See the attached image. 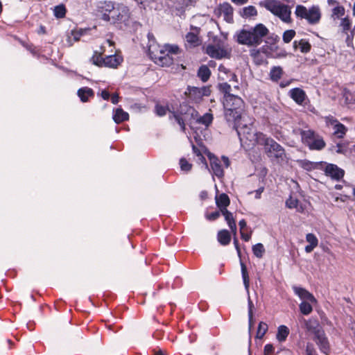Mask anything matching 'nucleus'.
Here are the masks:
<instances>
[{
    "label": "nucleus",
    "mask_w": 355,
    "mask_h": 355,
    "mask_svg": "<svg viewBox=\"0 0 355 355\" xmlns=\"http://www.w3.org/2000/svg\"><path fill=\"white\" fill-rule=\"evenodd\" d=\"M223 105L225 117L230 125H236L243 121L245 103L243 99L236 95L224 96Z\"/></svg>",
    "instance_id": "1"
},
{
    "label": "nucleus",
    "mask_w": 355,
    "mask_h": 355,
    "mask_svg": "<svg viewBox=\"0 0 355 355\" xmlns=\"http://www.w3.org/2000/svg\"><path fill=\"white\" fill-rule=\"evenodd\" d=\"M268 28L263 24H258L249 30L243 29L237 35V42L248 46H258L268 34Z\"/></svg>",
    "instance_id": "2"
},
{
    "label": "nucleus",
    "mask_w": 355,
    "mask_h": 355,
    "mask_svg": "<svg viewBox=\"0 0 355 355\" xmlns=\"http://www.w3.org/2000/svg\"><path fill=\"white\" fill-rule=\"evenodd\" d=\"M232 125L237 131L241 145L245 148H250L257 144H261V137L266 136L254 130L252 121L246 124L240 121L236 125Z\"/></svg>",
    "instance_id": "3"
},
{
    "label": "nucleus",
    "mask_w": 355,
    "mask_h": 355,
    "mask_svg": "<svg viewBox=\"0 0 355 355\" xmlns=\"http://www.w3.org/2000/svg\"><path fill=\"white\" fill-rule=\"evenodd\" d=\"M149 46L148 52L151 59L155 64L162 67L170 66L173 62V56L167 53L165 46H159L154 40L151 35H148Z\"/></svg>",
    "instance_id": "4"
},
{
    "label": "nucleus",
    "mask_w": 355,
    "mask_h": 355,
    "mask_svg": "<svg viewBox=\"0 0 355 355\" xmlns=\"http://www.w3.org/2000/svg\"><path fill=\"white\" fill-rule=\"evenodd\" d=\"M260 5L274 15L278 17L284 22L289 23L291 21V11L289 6L282 3L280 1L264 0L260 3Z\"/></svg>",
    "instance_id": "5"
},
{
    "label": "nucleus",
    "mask_w": 355,
    "mask_h": 355,
    "mask_svg": "<svg viewBox=\"0 0 355 355\" xmlns=\"http://www.w3.org/2000/svg\"><path fill=\"white\" fill-rule=\"evenodd\" d=\"M295 15L301 19H306L311 25L318 24L322 17L321 10L317 5H313L309 8L303 5H297Z\"/></svg>",
    "instance_id": "6"
},
{
    "label": "nucleus",
    "mask_w": 355,
    "mask_h": 355,
    "mask_svg": "<svg viewBox=\"0 0 355 355\" xmlns=\"http://www.w3.org/2000/svg\"><path fill=\"white\" fill-rule=\"evenodd\" d=\"M104 53V49H101V51H94L92 57L90 59L92 63L99 67H110L117 68L123 62L122 56L114 54L107 55L103 58L102 55Z\"/></svg>",
    "instance_id": "7"
},
{
    "label": "nucleus",
    "mask_w": 355,
    "mask_h": 355,
    "mask_svg": "<svg viewBox=\"0 0 355 355\" xmlns=\"http://www.w3.org/2000/svg\"><path fill=\"white\" fill-rule=\"evenodd\" d=\"M300 135L302 143L311 150H320L325 147L322 137L311 129L300 130Z\"/></svg>",
    "instance_id": "8"
},
{
    "label": "nucleus",
    "mask_w": 355,
    "mask_h": 355,
    "mask_svg": "<svg viewBox=\"0 0 355 355\" xmlns=\"http://www.w3.org/2000/svg\"><path fill=\"white\" fill-rule=\"evenodd\" d=\"M260 145L264 146V150L269 157L283 159L285 155L284 148L270 137H261Z\"/></svg>",
    "instance_id": "9"
},
{
    "label": "nucleus",
    "mask_w": 355,
    "mask_h": 355,
    "mask_svg": "<svg viewBox=\"0 0 355 355\" xmlns=\"http://www.w3.org/2000/svg\"><path fill=\"white\" fill-rule=\"evenodd\" d=\"M211 90L209 87H189L185 92V94L188 95V97L195 103H199L201 101L204 96H208L210 95Z\"/></svg>",
    "instance_id": "10"
},
{
    "label": "nucleus",
    "mask_w": 355,
    "mask_h": 355,
    "mask_svg": "<svg viewBox=\"0 0 355 355\" xmlns=\"http://www.w3.org/2000/svg\"><path fill=\"white\" fill-rule=\"evenodd\" d=\"M217 207L221 211L222 215L224 216L227 222H234L233 215L231 212L227 210V207L230 205V198L225 193H221L216 196L215 198Z\"/></svg>",
    "instance_id": "11"
},
{
    "label": "nucleus",
    "mask_w": 355,
    "mask_h": 355,
    "mask_svg": "<svg viewBox=\"0 0 355 355\" xmlns=\"http://www.w3.org/2000/svg\"><path fill=\"white\" fill-rule=\"evenodd\" d=\"M205 52L211 58L215 59H222L229 57L228 51L220 43H218L216 44H208L206 47Z\"/></svg>",
    "instance_id": "12"
},
{
    "label": "nucleus",
    "mask_w": 355,
    "mask_h": 355,
    "mask_svg": "<svg viewBox=\"0 0 355 355\" xmlns=\"http://www.w3.org/2000/svg\"><path fill=\"white\" fill-rule=\"evenodd\" d=\"M214 15L218 17H223V19L228 22H233V8L228 3L220 4L214 9Z\"/></svg>",
    "instance_id": "13"
},
{
    "label": "nucleus",
    "mask_w": 355,
    "mask_h": 355,
    "mask_svg": "<svg viewBox=\"0 0 355 355\" xmlns=\"http://www.w3.org/2000/svg\"><path fill=\"white\" fill-rule=\"evenodd\" d=\"M314 340L321 352L328 355L330 351V345L324 331H323L322 332H320V334L315 336L314 337Z\"/></svg>",
    "instance_id": "14"
},
{
    "label": "nucleus",
    "mask_w": 355,
    "mask_h": 355,
    "mask_svg": "<svg viewBox=\"0 0 355 355\" xmlns=\"http://www.w3.org/2000/svg\"><path fill=\"white\" fill-rule=\"evenodd\" d=\"M324 173L327 176L336 180L344 176V171L333 164H329L325 166Z\"/></svg>",
    "instance_id": "15"
},
{
    "label": "nucleus",
    "mask_w": 355,
    "mask_h": 355,
    "mask_svg": "<svg viewBox=\"0 0 355 355\" xmlns=\"http://www.w3.org/2000/svg\"><path fill=\"white\" fill-rule=\"evenodd\" d=\"M98 11L102 13V18L105 21L110 20V15L112 11L114 9V4L110 1H101L98 6Z\"/></svg>",
    "instance_id": "16"
},
{
    "label": "nucleus",
    "mask_w": 355,
    "mask_h": 355,
    "mask_svg": "<svg viewBox=\"0 0 355 355\" xmlns=\"http://www.w3.org/2000/svg\"><path fill=\"white\" fill-rule=\"evenodd\" d=\"M293 289L294 293L298 295V297L303 301H309L311 303L316 302V299L315 297L305 288L298 286H293Z\"/></svg>",
    "instance_id": "17"
},
{
    "label": "nucleus",
    "mask_w": 355,
    "mask_h": 355,
    "mask_svg": "<svg viewBox=\"0 0 355 355\" xmlns=\"http://www.w3.org/2000/svg\"><path fill=\"white\" fill-rule=\"evenodd\" d=\"M304 326L308 331L314 334V337L324 331L320 327L319 322L314 319L305 320Z\"/></svg>",
    "instance_id": "18"
},
{
    "label": "nucleus",
    "mask_w": 355,
    "mask_h": 355,
    "mask_svg": "<svg viewBox=\"0 0 355 355\" xmlns=\"http://www.w3.org/2000/svg\"><path fill=\"white\" fill-rule=\"evenodd\" d=\"M191 30L192 31L186 35V42L192 46H198L200 44V40L198 37L200 28L198 27H191Z\"/></svg>",
    "instance_id": "19"
},
{
    "label": "nucleus",
    "mask_w": 355,
    "mask_h": 355,
    "mask_svg": "<svg viewBox=\"0 0 355 355\" xmlns=\"http://www.w3.org/2000/svg\"><path fill=\"white\" fill-rule=\"evenodd\" d=\"M210 165L215 175L218 178L223 176L224 172L218 158H210Z\"/></svg>",
    "instance_id": "20"
},
{
    "label": "nucleus",
    "mask_w": 355,
    "mask_h": 355,
    "mask_svg": "<svg viewBox=\"0 0 355 355\" xmlns=\"http://www.w3.org/2000/svg\"><path fill=\"white\" fill-rule=\"evenodd\" d=\"M306 240L309 243L305 247V252L307 253L311 252L318 244L317 237L311 233H309L306 236Z\"/></svg>",
    "instance_id": "21"
},
{
    "label": "nucleus",
    "mask_w": 355,
    "mask_h": 355,
    "mask_svg": "<svg viewBox=\"0 0 355 355\" xmlns=\"http://www.w3.org/2000/svg\"><path fill=\"white\" fill-rule=\"evenodd\" d=\"M291 98L298 104H302L305 100L306 94L300 88H295L291 90Z\"/></svg>",
    "instance_id": "22"
},
{
    "label": "nucleus",
    "mask_w": 355,
    "mask_h": 355,
    "mask_svg": "<svg viewBox=\"0 0 355 355\" xmlns=\"http://www.w3.org/2000/svg\"><path fill=\"white\" fill-rule=\"evenodd\" d=\"M286 205L289 209H295L298 212H303L304 211V207L302 203H300L297 198L292 196H290V198L286 200Z\"/></svg>",
    "instance_id": "23"
},
{
    "label": "nucleus",
    "mask_w": 355,
    "mask_h": 355,
    "mask_svg": "<svg viewBox=\"0 0 355 355\" xmlns=\"http://www.w3.org/2000/svg\"><path fill=\"white\" fill-rule=\"evenodd\" d=\"M217 240L222 245H227L231 241V235L229 231L222 230L218 232Z\"/></svg>",
    "instance_id": "24"
},
{
    "label": "nucleus",
    "mask_w": 355,
    "mask_h": 355,
    "mask_svg": "<svg viewBox=\"0 0 355 355\" xmlns=\"http://www.w3.org/2000/svg\"><path fill=\"white\" fill-rule=\"evenodd\" d=\"M211 76V71L206 65H202L198 71V76L202 82H207Z\"/></svg>",
    "instance_id": "25"
},
{
    "label": "nucleus",
    "mask_w": 355,
    "mask_h": 355,
    "mask_svg": "<svg viewBox=\"0 0 355 355\" xmlns=\"http://www.w3.org/2000/svg\"><path fill=\"white\" fill-rule=\"evenodd\" d=\"M257 10L253 6H248L244 7L241 12V15L243 18H250L255 17L257 15Z\"/></svg>",
    "instance_id": "26"
},
{
    "label": "nucleus",
    "mask_w": 355,
    "mask_h": 355,
    "mask_svg": "<svg viewBox=\"0 0 355 355\" xmlns=\"http://www.w3.org/2000/svg\"><path fill=\"white\" fill-rule=\"evenodd\" d=\"M218 71H219L218 76L220 79L225 80L226 78H227L228 74H230L231 80L236 81V76L234 73H231L230 71L227 68H226L224 65L220 64L219 66Z\"/></svg>",
    "instance_id": "27"
},
{
    "label": "nucleus",
    "mask_w": 355,
    "mask_h": 355,
    "mask_svg": "<svg viewBox=\"0 0 355 355\" xmlns=\"http://www.w3.org/2000/svg\"><path fill=\"white\" fill-rule=\"evenodd\" d=\"M78 95L83 102H87L89 96H94V92L89 87H83L78 89Z\"/></svg>",
    "instance_id": "28"
},
{
    "label": "nucleus",
    "mask_w": 355,
    "mask_h": 355,
    "mask_svg": "<svg viewBox=\"0 0 355 355\" xmlns=\"http://www.w3.org/2000/svg\"><path fill=\"white\" fill-rule=\"evenodd\" d=\"M289 332V329L286 326L280 325L278 327L276 338L279 342H284L288 337Z\"/></svg>",
    "instance_id": "29"
},
{
    "label": "nucleus",
    "mask_w": 355,
    "mask_h": 355,
    "mask_svg": "<svg viewBox=\"0 0 355 355\" xmlns=\"http://www.w3.org/2000/svg\"><path fill=\"white\" fill-rule=\"evenodd\" d=\"M128 114L124 112L122 109L118 108L116 110L115 114L113 116V119L116 123H120L128 119Z\"/></svg>",
    "instance_id": "30"
},
{
    "label": "nucleus",
    "mask_w": 355,
    "mask_h": 355,
    "mask_svg": "<svg viewBox=\"0 0 355 355\" xmlns=\"http://www.w3.org/2000/svg\"><path fill=\"white\" fill-rule=\"evenodd\" d=\"M293 47L295 49L300 48L302 53H307L311 49L310 44L304 40H301L299 42L294 41Z\"/></svg>",
    "instance_id": "31"
},
{
    "label": "nucleus",
    "mask_w": 355,
    "mask_h": 355,
    "mask_svg": "<svg viewBox=\"0 0 355 355\" xmlns=\"http://www.w3.org/2000/svg\"><path fill=\"white\" fill-rule=\"evenodd\" d=\"M240 232L244 241H248L250 239L252 230L248 228L247 223H240Z\"/></svg>",
    "instance_id": "32"
},
{
    "label": "nucleus",
    "mask_w": 355,
    "mask_h": 355,
    "mask_svg": "<svg viewBox=\"0 0 355 355\" xmlns=\"http://www.w3.org/2000/svg\"><path fill=\"white\" fill-rule=\"evenodd\" d=\"M334 134L336 135L338 138H343L347 132V128L340 122L336 123V125L334 127Z\"/></svg>",
    "instance_id": "33"
},
{
    "label": "nucleus",
    "mask_w": 355,
    "mask_h": 355,
    "mask_svg": "<svg viewBox=\"0 0 355 355\" xmlns=\"http://www.w3.org/2000/svg\"><path fill=\"white\" fill-rule=\"evenodd\" d=\"M241 273H242V277H243L245 288L247 293L249 294V287H250L249 275H248L245 265L244 263H241Z\"/></svg>",
    "instance_id": "34"
},
{
    "label": "nucleus",
    "mask_w": 355,
    "mask_h": 355,
    "mask_svg": "<svg viewBox=\"0 0 355 355\" xmlns=\"http://www.w3.org/2000/svg\"><path fill=\"white\" fill-rule=\"evenodd\" d=\"M345 13V8L343 6L338 5L333 8L331 17L334 20H336V19H339L343 17Z\"/></svg>",
    "instance_id": "35"
},
{
    "label": "nucleus",
    "mask_w": 355,
    "mask_h": 355,
    "mask_svg": "<svg viewBox=\"0 0 355 355\" xmlns=\"http://www.w3.org/2000/svg\"><path fill=\"white\" fill-rule=\"evenodd\" d=\"M282 75V69L280 67H274L270 72V79L273 81L279 80Z\"/></svg>",
    "instance_id": "36"
},
{
    "label": "nucleus",
    "mask_w": 355,
    "mask_h": 355,
    "mask_svg": "<svg viewBox=\"0 0 355 355\" xmlns=\"http://www.w3.org/2000/svg\"><path fill=\"white\" fill-rule=\"evenodd\" d=\"M310 303L311 302L309 301H302L300 303L299 306H300V312L302 314L309 315L312 312L313 308Z\"/></svg>",
    "instance_id": "37"
},
{
    "label": "nucleus",
    "mask_w": 355,
    "mask_h": 355,
    "mask_svg": "<svg viewBox=\"0 0 355 355\" xmlns=\"http://www.w3.org/2000/svg\"><path fill=\"white\" fill-rule=\"evenodd\" d=\"M265 248L263 244L257 243L252 246V252L257 258H262L265 253Z\"/></svg>",
    "instance_id": "38"
},
{
    "label": "nucleus",
    "mask_w": 355,
    "mask_h": 355,
    "mask_svg": "<svg viewBox=\"0 0 355 355\" xmlns=\"http://www.w3.org/2000/svg\"><path fill=\"white\" fill-rule=\"evenodd\" d=\"M213 121V115L211 113H206L198 119L199 123L209 126Z\"/></svg>",
    "instance_id": "39"
},
{
    "label": "nucleus",
    "mask_w": 355,
    "mask_h": 355,
    "mask_svg": "<svg viewBox=\"0 0 355 355\" xmlns=\"http://www.w3.org/2000/svg\"><path fill=\"white\" fill-rule=\"evenodd\" d=\"M253 308L254 304L250 300V297H248V319H249V330L251 331L254 322H253Z\"/></svg>",
    "instance_id": "40"
},
{
    "label": "nucleus",
    "mask_w": 355,
    "mask_h": 355,
    "mask_svg": "<svg viewBox=\"0 0 355 355\" xmlns=\"http://www.w3.org/2000/svg\"><path fill=\"white\" fill-rule=\"evenodd\" d=\"M250 55L254 59V62L258 64H262L264 58L261 56V52L257 49H252L250 51Z\"/></svg>",
    "instance_id": "41"
},
{
    "label": "nucleus",
    "mask_w": 355,
    "mask_h": 355,
    "mask_svg": "<svg viewBox=\"0 0 355 355\" xmlns=\"http://www.w3.org/2000/svg\"><path fill=\"white\" fill-rule=\"evenodd\" d=\"M268 331V324L263 322H260L258 326L256 337L257 338H262Z\"/></svg>",
    "instance_id": "42"
},
{
    "label": "nucleus",
    "mask_w": 355,
    "mask_h": 355,
    "mask_svg": "<svg viewBox=\"0 0 355 355\" xmlns=\"http://www.w3.org/2000/svg\"><path fill=\"white\" fill-rule=\"evenodd\" d=\"M169 119L171 120L174 119L180 125L181 130L182 131L185 130V123H184L183 119L182 118V116L180 115L175 114L173 112H171V114L169 115Z\"/></svg>",
    "instance_id": "43"
},
{
    "label": "nucleus",
    "mask_w": 355,
    "mask_h": 355,
    "mask_svg": "<svg viewBox=\"0 0 355 355\" xmlns=\"http://www.w3.org/2000/svg\"><path fill=\"white\" fill-rule=\"evenodd\" d=\"M53 11L57 18H63L66 15V8L62 4L55 6Z\"/></svg>",
    "instance_id": "44"
},
{
    "label": "nucleus",
    "mask_w": 355,
    "mask_h": 355,
    "mask_svg": "<svg viewBox=\"0 0 355 355\" xmlns=\"http://www.w3.org/2000/svg\"><path fill=\"white\" fill-rule=\"evenodd\" d=\"M340 26L342 28L343 31L347 35V31L351 28V21L348 17L343 18L341 19Z\"/></svg>",
    "instance_id": "45"
},
{
    "label": "nucleus",
    "mask_w": 355,
    "mask_h": 355,
    "mask_svg": "<svg viewBox=\"0 0 355 355\" xmlns=\"http://www.w3.org/2000/svg\"><path fill=\"white\" fill-rule=\"evenodd\" d=\"M295 31L294 30H287L283 34V41L285 43H289L295 37Z\"/></svg>",
    "instance_id": "46"
},
{
    "label": "nucleus",
    "mask_w": 355,
    "mask_h": 355,
    "mask_svg": "<svg viewBox=\"0 0 355 355\" xmlns=\"http://www.w3.org/2000/svg\"><path fill=\"white\" fill-rule=\"evenodd\" d=\"M164 46H165V49H166V51H167V53H168V54L171 55V56L173 55L179 54L180 53V48L177 45L166 44Z\"/></svg>",
    "instance_id": "47"
},
{
    "label": "nucleus",
    "mask_w": 355,
    "mask_h": 355,
    "mask_svg": "<svg viewBox=\"0 0 355 355\" xmlns=\"http://www.w3.org/2000/svg\"><path fill=\"white\" fill-rule=\"evenodd\" d=\"M352 94L351 92L345 89L343 92V96L345 98V105H348L349 104L354 103V101L351 98Z\"/></svg>",
    "instance_id": "48"
},
{
    "label": "nucleus",
    "mask_w": 355,
    "mask_h": 355,
    "mask_svg": "<svg viewBox=\"0 0 355 355\" xmlns=\"http://www.w3.org/2000/svg\"><path fill=\"white\" fill-rule=\"evenodd\" d=\"M219 89L225 94V96L226 95H233L230 93L231 92V87L229 84L227 83H220L218 85Z\"/></svg>",
    "instance_id": "49"
},
{
    "label": "nucleus",
    "mask_w": 355,
    "mask_h": 355,
    "mask_svg": "<svg viewBox=\"0 0 355 355\" xmlns=\"http://www.w3.org/2000/svg\"><path fill=\"white\" fill-rule=\"evenodd\" d=\"M180 168L182 171H189L191 169L192 165L189 164L187 160L184 158H182L180 160Z\"/></svg>",
    "instance_id": "50"
},
{
    "label": "nucleus",
    "mask_w": 355,
    "mask_h": 355,
    "mask_svg": "<svg viewBox=\"0 0 355 355\" xmlns=\"http://www.w3.org/2000/svg\"><path fill=\"white\" fill-rule=\"evenodd\" d=\"M166 111L167 109L162 105H157L155 106V112L159 116H164L166 114Z\"/></svg>",
    "instance_id": "51"
},
{
    "label": "nucleus",
    "mask_w": 355,
    "mask_h": 355,
    "mask_svg": "<svg viewBox=\"0 0 355 355\" xmlns=\"http://www.w3.org/2000/svg\"><path fill=\"white\" fill-rule=\"evenodd\" d=\"M324 120L327 125H332L333 128L334 127V125H336V123L339 122L336 118H334L332 116H326L324 118Z\"/></svg>",
    "instance_id": "52"
},
{
    "label": "nucleus",
    "mask_w": 355,
    "mask_h": 355,
    "mask_svg": "<svg viewBox=\"0 0 355 355\" xmlns=\"http://www.w3.org/2000/svg\"><path fill=\"white\" fill-rule=\"evenodd\" d=\"M220 215H222L220 210L214 211L207 215V219L210 220H215L218 219Z\"/></svg>",
    "instance_id": "53"
},
{
    "label": "nucleus",
    "mask_w": 355,
    "mask_h": 355,
    "mask_svg": "<svg viewBox=\"0 0 355 355\" xmlns=\"http://www.w3.org/2000/svg\"><path fill=\"white\" fill-rule=\"evenodd\" d=\"M85 31L80 30L78 31H72L71 35L73 37L74 41H78Z\"/></svg>",
    "instance_id": "54"
},
{
    "label": "nucleus",
    "mask_w": 355,
    "mask_h": 355,
    "mask_svg": "<svg viewBox=\"0 0 355 355\" xmlns=\"http://www.w3.org/2000/svg\"><path fill=\"white\" fill-rule=\"evenodd\" d=\"M306 355H315V349L313 345L311 343H308L306 347Z\"/></svg>",
    "instance_id": "55"
},
{
    "label": "nucleus",
    "mask_w": 355,
    "mask_h": 355,
    "mask_svg": "<svg viewBox=\"0 0 355 355\" xmlns=\"http://www.w3.org/2000/svg\"><path fill=\"white\" fill-rule=\"evenodd\" d=\"M274 350V347L272 344H267L264 347V355H269Z\"/></svg>",
    "instance_id": "56"
},
{
    "label": "nucleus",
    "mask_w": 355,
    "mask_h": 355,
    "mask_svg": "<svg viewBox=\"0 0 355 355\" xmlns=\"http://www.w3.org/2000/svg\"><path fill=\"white\" fill-rule=\"evenodd\" d=\"M138 3L146 6L150 5L154 0H135Z\"/></svg>",
    "instance_id": "57"
},
{
    "label": "nucleus",
    "mask_w": 355,
    "mask_h": 355,
    "mask_svg": "<svg viewBox=\"0 0 355 355\" xmlns=\"http://www.w3.org/2000/svg\"><path fill=\"white\" fill-rule=\"evenodd\" d=\"M230 230H231L233 235L236 236V229H237L236 223H230Z\"/></svg>",
    "instance_id": "58"
},
{
    "label": "nucleus",
    "mask_w": 355,
    "mask_h": 355,
    "mask_svg": "<svg viewBox=\"0 0 355 355\" xmlns=\"http://www.w3.org/2000/svg\"><path fill=\"white\" fill-rule=\"evenodd\" d=\"M111 101L113 104H116L119 102V96L117 94H114L111 97Z\"/></svg>",
    "instance_id": "59"
},
{
    "label": "nucleus",
    "mask_w": 355,
    "mask_h": 355,
    "mask_svg": "<svg viewBox=\"0 0 355 355\" xmlns=\"http://www.w3.org/2000/svg\"><path fill=\"white\" fill-rule=\"evenodd\" d=\"M101 96L102 98L104 99V100H108L109 98H110V94L108 92L105 91V90H103L102 92H101Z\"/></svg>",
    "instance_id": "60"
},
{
    "label": "nucleus",
    "mask_w": 355,
    "mask_h": 355,
    "mask_svg": "<svg viewBox=\"0 0 355 355\" xmlns=\"http://www.w3.org/2000/svg\"><path fill=\"white\" fill-rule=\"evenodd\" d=\"M327 3L331 6H336L339 5V3L336 0H327Z\"/></svg>",
    "instance_id": "61"
},
{
    "label": "nucleus",
    "mask_w": 355,
    "mask_h": 355,
    "mask_svg": "<svg viewBox=\"0 0 355 355\" xmlns=\"http://www.w3.org/2000/svg\"><path fill=\"white\" fill-rule=\"evenodd\" d=\"M234 244L235 245V248L237 250L238 254H240V248L239 247L238 240L236 238V236H234Z\"/></svg>",
    "instance_id": "62"
},
{
    "label": "nucleus",
    "mask_w": 355,
    "mask_h": 355,
    "mask_svg": "<svg viewBox=\"0 0 355 355\" xmlns=\"http://www.w3.org/2000/svg\"><path fill=\"white\" fill-rule=\"evenodd\" d=\"M263 191V188H259V189H257L255 193H256V195H255V197L257 198H259L260 196H261V193Z\"/></svg>",
    "instance_id": "63"
},
{
    "label": "nucleus",
    "mask_w": 355,
    "mask_h": 355,
    "mask_svg": "<svg viewBox=\"0 0 355 355\" xmlns=\"http://www.w3.org/2000/svg\"><path fill=\"white\" fill-rule=\"evenodd\" d=\"M207 192L206 191H202L200 193V197L202 200H205L207 198Z\"/></svg>",
    "instance_id": "64"
}]
</instances>
